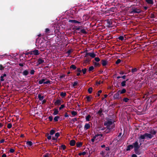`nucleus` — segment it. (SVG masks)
Instances as JSON below:
<instances>
[{"mask_svg":"<svg viewBox=\"0 0 157 157\" xmlns=\"http://www.w3.org/2000/svg\"><path fill=\"white\" fill-rule=\"evenodd\" d=\"M14 151L15 150L14 149L11 148L10 150L9 151L10 153H13L14 152Z\"/></svg>","mask_w":157,"mask_h":157,"instance_id":"nucleus-62","label":"nucleus"},{"mask_svg":"<svg viewBox=\"0 0 157 157\" xmlns=\"http://www.w3.org/2000/svg\"><path fill=\"white\" fill-rule=\"evenodd\" d=\"M50 155V154L46 153L43 155V157H49Z\"/></svg>","mask_w":157,"mask_h":157,"instance_id":"nucleus-45","label":"nucleus"},{"mask_svg":"<svg viewBox=\"0 0 157 157\" xmlns=\"http://www.w3.org/2000/svg\"><path fill=\"white\" fill-rule=\"evenodd\" d=\"M94 68L93 66H91L89 68L88 71L90 72L91 71H93Z\"/></svg>","mask_w":157,"mask_h":157,"instance_id":"nucleus-30","label":"nucleus"},{"mask_svg":"<svg viewBox=\"0 0 157 157\" xmlns=\"http://www.w3.org/2000/svg\"><path fill=\"white\" fill-rule=\"evenodd\" d=\"M105 151H102L100 152V154L102 156H104L105 155Z\"/></svg>","mask_w":157,"mask_h":157,"instance_id":"nucleus-61","label":"nucleus"},{"mask_svg":"<svg viewBox=\"0 0 157 157\" xmlns=\"http://www.w3.org/2000/svg\"><path fill=\"white\" fill-rule=\"evenodd\" d=\"M86 98L87 99V101L88 102H90L91 101L92 97H90V96H87Z\"/></svg>","mask_w":157,"mask_h":157,"instance_id":"nucleus-38","label":"nucleus"},{"mask_svg":"<svg viewBox=\"0 0 157 157\" xmlns=\"http://www.w3.org/2000/svg\"><path fill=\"white\" fill-rule=\"evenodd\" d=\"M45 32L46 33H50V29L48 28H46Z\"/></svg>","mask_w":157,"mask_h":157,"instance_id":"nucleus-53","label":"nucleus"},{"mask_svg":"<svg viewBox=\"0 0 157 157\" xmlns=\"http://www.w3.org/2000/svg\"><path fill=\"white\" fill-rule=\"evenodd\" d=\"M135 4L132 5L130 8H131L129 11V13L130 14H139L141 13L142 10L139 7H136Z\"/></svg>","mask_w":157,"mask_h":157,"instance_id":"nucleus-3","label":"nucleus"},{"mask_svg":"<svg viewBox=\"0 0 157 157\" xmlns=\"http://www.w3.org/2000/svg\"><path fill=\"white\" fill-rule=\"evenodd\" d=\"M70 23H73L75 24H80L81 22L80 21H77L75 20H69L68 21Z\"/></svg>","mask_w":157,"mask_h":157,"instance_id":"nucleus-9","label":"nucleus"},{"mask_svg":"<svg viewBox=\"0 0 157 157\" xmlns=\"http://www.w3.org/2000/svg\"><path fill=\"white\" fill-rule=\"evenodd\" d=\"M89 56L92 58H94L95 57L96 55L94 52L89 53Z\"/></svg>","mask_w":157,"mask_h":157,"instance_id":"nucleus-23","label":"nucleus"},{"mask_svg":"<svg viewBox=\"0 0 157 157\" xmlns=\"http://www.w3.org/2000/svg\"><path fill=\"white\" fill-rule=\"evenodd\" d=\"M91 118V116L90 115H88L86 118V121H90V118Z\"/></svg>","mask_w":157,"mask_h":157,"instance_id":"nucleus-28","label":"nucleus"},{"mask_svg":"<svg viewBox=\"0 0 157 157\" xmlns=\"http://www.w3.org/2000/svg\"><path fill=\"white\" fill-rule=\"evenodd\" d=\"M118 39L121 41H123L124 40V37L122 36H119Z\"/></svg>","mask_w":157,"mask_h":157,"instance_id":"nucleus-43","label":"nucleus"},{"mask_svg":"<svg viewBox=\"0 0 157 157\" xmlns=\"http://www.w3.org/2000/svg\"><path fill=\"white\" fill-rule=\"evenodd\" d=\"M137 71V69L136 68H134L131 69V72L133 73H134Z\"/></svg>","mask_w":157,"mask_h":157,"instance_id":"nucleus-29","label":"nucleus"},{"mask_svg":"<svg viewBox=\"0 0 157 157\" xmlns=\"http://www.w3.org/2000/svg\"><path fill=\"white\" fill-rule=\"evenodd\" d=\"M78 82L75 81L74 82L72 86L73 87H75V86H76L78 85Z\"/></svg>","mask_w":157,"mask_h":157,"instance_id":"nucleus-51","label":"nucleus"},{"mask_svg":"<svg viewBox=\"0 0 157 157\" xmlns=\"http://www.w3.org/2000/svg\"><path fill=\"white\" fill-rule=\"evenodd\" d=\"M61 104V101L59 99L57 100L54 103V104L55 105H59Z\"/></svg>","mask_w":157,"mask_h":157,"instance_id":"nucleus-12","label":"nucleus"},{"mask_svg":"<svg viewBox=\"0 0 157 157\" xmlns=\"http://www.w3.org/2000/svg\"><path fill=\"white\" fill-rule=\"evenodd\" d=\"M4 67L2 66V65L0 64V70H2L4 69Z\"/></svg>","mask_w":157,"mask_h":157,"instance_id":"nucleus-59","label":"nucleus"},{"mask_svg":"<svg viewBox=\"0 0 157 157\" xmlns=\"http://www.w3.org/2000/svg\"><path fill=\"white\" fill-rule=\"evenodd\" d=\"M56 131L54 129H52L50 131V134L51 135H52L55 133Z\"/></svg>","mask_w":157,"mask_h":157,"instance_id":"nucleus-32","label":"nucleus"},{"mask_svg":"<svg viewBox=\"0 0 157 157\" xmlns=\"http://www.w3.org/2000/svg\"><path fill=\"white\" fill-rule=\"evenodd\" d=\"M48 119L50 121H52L53 120V117L52 116H50L48 117Z\"/></svg>","mask_w":157,"mask_h":157,"instance_id":"nucleus-58","label":"nucleus"},{"mask_svg":"<svg viewBox=\"0 0 157 157\" xmlns=\"http://www.w3.org/2000/svg\"><path fill=\"white\" fill-rule=\"evenodd\" d=\"M121 62V60L120 59H118L116 61V64H118L119 63H120Z\"/></svg>","mask_w":157,"mask_h":157,"instance_id":"nucleus-48","label":"nucleus"},{"mask_svg":"<svg viewBox=\"0 0 157 157\" xmlns=\"http://www.w3.org/2000/svg\"><path fill=\"white\" fill-rule=\"evenodd\" d=\"M59 118V116H56L55 117L54 119V121L55 122H57L58 121V119Z\"/></svg>","mask_w":157,"mask_h":157,"instance_id":"nucleus-34","label":"nucleus"},{"mask_svg":"<svg viewBox=\"0 0 157 157\" xmlns=\"http://www.w3.org/2000/svg\"><path fill=\"white\" fill-rule=\"evenodd\" d=\"M67 94L65 92H61L60 95L62 98H63L65 97Z\"/></svg>","mask_w":157,"mask_h":157,"instance_id":"nucleus-25","label":"nucleus"},{"mask_svg":"<svg viewBox=\"0 0 157 157\" xmlns=\"http://www.w3.org/2000/svg\"><path fill=\"white\" fill-rule=\"evenodd\" d=\"M71 113L72 115L74 116H75L77 115V111H72L71 112Z\"/></svg>","mask_w":157,"mask_h":157,"instance_id":"nucleus-36","label":"nucleus"},{"mask_svg":"<svg viewBox=\"0 0 157 157\" xmlns=\"http://www.w3.org/2000/svg\"><path fill=\"white\" fill-rule=\"evenodd\" d=\"M103 82V81H99L98 82H96V84L97 85H99L101 84V83Z\"/></svg>","mask_w":157,"mask_h":157,"instance_id":"nucleus-56","label":"nucleus"},{"mask_svg":"<svg viewBox=\"0 0 157 157\" xmlns=\"http://www.w3.org/2000/svg\"><path fill=\"white\" fill-rule=\"evenodd\" d=\"M95 60L96 62H99L100 60V59L98 57H95L94 59Z\"/></svg>","mask_w":157,"mask_h":157,"instance_id":"nucleus-60","label":"nucleus"},{"mask_svg":"<svg viewBox=\"0 0 157 157\" xmlns=\"http://www.w3.org/2000/svg\"><path fill=\"white\" fill-rule=\"evenodd\" d=\"M26 144L29 146H31L32 145L33 143L31 141H28L26 142Z\"/></svg>","mask_w":157,"mask_h":157,"instance_id":"nucleus-39","label":"nucleus"},{"mask_svg":"<svg viewBox=\"0 0 157 157\" xmlns=\"http://www.w3.org/2000/svg\"><path fill=\"white\" fill-rule=\"evenodd\" d=\"M80 32L84 34H86L87 33L86 32V31L84 29H81Z\"/></svg>","mask_w":157,"mask_h":157,"instance_id":"nucleus-31","label":"nucleus"},{"mask_svg":"<svg viewBox=\"0 0 157 157\" xmlns=\"http://www.w3.org/2000/svg\"><path fill=\"white\" fill-rule=\"evenodd\" d=\"M114 121L112 119H108L104 123V125L106 126L109 130L113 129L115 127V124H113Z\"/></svg>","mask_w":157,"mask_h":157,"instance_id":"nucleus-4","label":"nucleus"},{"mask_svg":"<svg viewBox=\"0 0 157 157\" xmlns=\"http://www.w3.org/2000/svg\"><path fill=\"white\" fill-rule=\"evenodd\" d=\"M20 73H21V72H20ZM22 74L23 75L26 76L29 74V71L28 70H25L22 73Z\"/></svg>","mask_w":157,"mask_h":157,"instance_id":"nucleus-8","label":"nucleus"},{"mask_svg":"<svg viewBox=\"0 0 157 157\" xmlns=\"http://www.w3.org/2000/svg\"><path fill=\"white\" fill-rule=\"evenodd\" d=\"M54 112L53 113V115H56L59 114V111L58 110V109H54Z\"/></svg>","mask_w":157,"mask_h":157,"instance_id":"nucleus-20","label":"nucleus"},{"mask_svg":"<svg viewBox=\"0 0 157 157\" xmlns=\"http://www.w3.org/2000/svg\"><path fill=\"white\" fill-rule=\"evenodd\" d=\"M12 127V124L10 123H9L8 124H7V127L8 128H10Z\"/></svg>","mask_w":157,"mask_h":157,"instance_id":"nucleus-52","label":"nucleus"},{"mask_svg":"<svg viewBox=\"0 0 157 157\" xmlns=\"http://www.w3.org/2000/svg\"><path fill=\"white\" fill-rule=\"evenodd\" d=\"M75 72L76 74V75L79 76L80 75V73H82V71L80 68H77Z\"/></svg>","mask_w":157,"mask_h":157,"instance_id":"nucleus-5","label":"nucleus"},{"mask_svg":"<svg viewBox=\"0 0 157 157\" xmlns=\"http://www.w3.org/2000/svg\"><path fill=\"white\" fill-rule=\"evenodd\" d=\"M33 54L35 56H37L40 53L38 50L35 49L33 51Z\"/></svg>","mask_w":157,"mask_h":157,"instance_id":"nucleus-16","label":"nucleus"},{"mask_svg":"<svg viewBox=\"0 0 157 157\" xmlns=\"http://www.w3.org/2000/svg\"><path fill=\"white\" fill-rule=\"evenodd\" d=\"M141 145V143H140V144H139L138 141H136L133 143L132 145L131 144L128 145L127 147V148L126 149V151H129L131 149H132L134 147L135 152L136 154L139 155L140 154V153L138 151V150Z\"/></svg>","mask_w":157,"mask_h":157,"instance_id":"nucleus-1","label":"nucleus"},{"mask_svg":"<svg viewBox=\"0 0 157 157\" xmlns=\"http://www.w3.org/2000/svg\"><path fill=\"white\" fill-rule=\"evenodd\" d=\"M50 80H48L46 82H44V84H48V83H50Z\"/></svg>","mask_w":157,"mask_h":157,"instance_id":"nucleus-63","label":"nucleus"},{"mask_svg":"<svg viewBox=\"0 0 157 157\" xmlns=\"http://www.w3.org/2000/svg\"><path fill=\"white\" fill-rule=\"evenodd\" d=\"M107 24H108V28L112 27V21H110V20H108L107 21Z\"/></svg>","mask_w":157,"mask_h":157,"instance_id":"nucleus-14","label":"nucleus"},{"mask_svg":"<svg viewBox=\"0 0 157 157\" xmlns=\"http://www.w3.org/2000/svg\"><path fill=\"white\" fill-rule=\"evenodd\" d=\"M90 127V125L89 124L86 123L84 127V129L85 130H86L89 129Z\"/></svg>","mask_w":157,"mask_h":157,"instance_id":"nucleus-15","label":"nucleus"},{"mask_svg":"<svg viewBox=\"0 0 157 157\" xmlns=\"http://www.w3.org/2000/svg\"><path fill=\"white\" fill-rule=\"evenodd\" d=\"M72 121L74 122H75V121H77V119L76 118H74L72 119Z\"/></svg>","mask_w":157,"mask_h":157,"instance_id":"nucleus-64","label":"nucleus"},{"mask_svg":"<svg viewBox=\"0 0 157 157\" xmlns=\"http://www.w3.org/2000/svg\"><path fill=\"white\" fill-rule=\"evenodd\" d=\"M93 88L91 87L89 88L88 89V91L89 94H91L92 92Z\"/></svg>","mask_w":157,"mask_h":157,"instance_id":"nucleus-33","label":"nucleus"},{"mask_svg":"<svg viewBox=\"0 0 157 157\" xmlns=\"http://www.w3.org/2000/svg\"><path fill=\"white\" fill-rule=\"evenodd\" d=\"M118 92H120L121 94H124L126 93V91L125 89H123L121 90H119L118 91Z\"/></svg>","mask_w":157,"mask_h":157,"instance_id":"nucleus-21","label":"nucleus"},{"mask_svg":"<svg viewBox=\"0 0 157 157\" xmlns=\"http://www.w3.org/2000/svg\"><path fill=\"white\" fill-rule=\"evenodd\" d=\"M82 72L83 74H85L86 73L87 71V69L86 68H84L82 69Z\"/></svg>","mask_w":157,"mask_h":157,"instance_id":"nucleus-40","label":"nucleus"},{"mask_svg":"<svg viewBox=\"0 0 157 157\" xmlns=\"http://www.w3.org/2000/svg\"><path fill=\"white\" fill-rule=\"evenodd\" d=\"M44 62V60L41 58H39L37 60V66L42 63Z\"/></svg>","mask_w":157,"mask_h":157,"instance_id":"nucleus-7","label":"nucleus"},{"mask_svg":"<svg viewBox=\"0 0 157 157\" xmlns=\"http://www.w3.org/2000/svg\"><path fill=\"white\" fill-rule=\"evenodd\" d=\"M45 80V79L43 78L39 81L38 83L40 84H41L42 83H44V82Z\"/></svg>","mask_w":157,"mask_h":157,"instance_id":"nucleus-22","label":"nucleus"},{"mask_svg":"<svg viewBox=\"0 0 157 157\" xmlns=\"http://www.w3.org/2000/svg\"><path fill=\"white\" fill-rule=\"evenodd\" d=\"M55 137H56V138H57V139L58 138L59 136H60V134H59V132H57L55 134Z\"/></svg>","mask_w":157,"mask_h":157,"instance_id":"nucleus-49","label":"nucleus"},{"mask_svg":"<svg viewBox=\"0 0 157 157\" xmlns=\"http://www.w3.org/2000/svg\"><path fill=\"white\" fill-rule=\"evenodd\" d=\"M72 52V50H71V49H70L67 51V54H68V55H69Z\"/></svg>","mask_w":157,"mask_h":157,"instance_id":"nucleus-57","label":"nucleus"},{"mask_svg":"<svg viewBox=\"0 0 157 157\" xmlns=\"http://www.w3.org/2000/svg\"><path fill=\"white\" fill-rule=\"evenodd\" d=\"M61 149H62L63 150H65L66 148V146L64 145H62L60 147Z\"/></svg>","mask_w":157,"mask_h":157,"instance_id":"nucleus-44","label":"nucleus"},{"mask_svg":"<svg viewBox=\"0 0 157 157\" xmlns=\"http://www.w3.org/2000/svg\"><path fill=\"white\" fill-rule=\"evenodd\" d=\"M129 100V99L127 98H124L123 99V101L125 102H128V101Z\"/></svg>","mask_w":157,"mask_h":157,"instance_id":"nucleus-42","label":"nucleus"},{"mask_svg":"<svg viewBox=\"0 0 157 157\" xmlns=\"http://www.w3.org/2000/svg\"><path fill=\"white\" fill-rule=\"evenodd\" d=\"M86 154V152L85 151L83 152H82L78 154V155L79 156H81V155H85Z\"/></svg>","mask_w":157,"mask_h":157,"instance_id":"nucleus-46","label":"nucleus"},{"mask_svg":"<svg viewBox=\"0 0 157 157\" xmlns=\"http://www.w3.org/2000/svg\"><path fill=\"white\" fill-rule=\"evenodd\" d=\"M150 133H146L143 135H141L139 137V139H144L145 137L148 138L147 140H150L153 137V136L156 134L157 132L154 129H151Z\"/></svg>","mask_w":157,"mask_h":157,"instance_id":"nucleus-2","label":"nucleus"},{"mask_svg":"<svg viewBox=\"0 0 157 157\" xmlns=\"http://www.w3.org/2000/svg\"><path fill=\"white\" fill-rule=\"evenodd\" d=\"M98 136V135H95L94 136L93 138L91 139V141L94 142V141L95 139Z\"/></svg>","mask_w":157,"mask_h":157,"instance_id":"nucleus-35","label":"nucleus"},{"mask_svg":"<svg viewBox=\"0 0 157 157\" xmlns=\"http://www.w3.org/2000/svg\"><path fill=\"white\" fill-rule=\"evenodd\" d=\"M102 112V110L101 109H100L98 112V114L99 115L101 116V113Z\"/></svg>","mask_w":157,"mask_h":157,"instance_id":"nucleus-47","label":"nucleus"},{"mask_svg":"<svg viewBox=\"0 0 157 157\" xmlns=\"http://www.w3.org/2000/svg\"><path fill=\"white\" fill-rule=\"evenodd\" d=\"M102 92V91L101 90H99L97 93V96L98 97H99L100 96V93H101Z\"/></svg>","mask_w":157,"mask_h":157,"instance_id":"nucleus-54","label":"nucleus"},{"mask_svg":"<svg viewBox=\"0 0 157 157\" xmlns=\"http://www.w3.org/2000/svg\"><path fill=\"white\" fill-rule=\"evenodd\" d=\"M91 59L90 57H87L84 61V63H87L90 61Z\"/></svg>","mask_w":157,"mask_h":157,"instance_id":"nucleus-24","label":"nucleus"},{"mask_svg":"<svg viewBox=\"0 0 157 157\" xmlns=\"http://www.w3.org/2000/svg\"><path fill=\"white\" fill-rule=\"evenodd\" d=\"M35 71L33 69L31 70L30 71V74L31 75H33L34 74Z\"/></svg>","mask_w":157,"mask_h":157,"instance_id":"nucleus-50","label":"nucleus"},{"mask_svg":"<svg viewBox=\"0 0 157 157\" xmlns=\"http://www.w3.org/2000/svg\"><path fill=\"white\" fill-rule=\"evenodd\" d=\"M120 98L119 97V93L118 91L113 96V98L114 99H119Z\"/></svg>","mask_w":157,"mask_h":157,"instance_id":"nucleus-6","label":"nucleus"},{"mask_svg":"<svg viewBox=\"0 0 157 157\" xmlns=\"http://www.w3.org/2000/svg\"><path fill=\"white\" fill-rule=\"evenodd\" d=\"M94 66L95 67H99L100 66L101 64L99 63L94 62Z\"/></svg>","mask_w":157,"mask_h":157,"instance_id":"nucleus-37","label":"nucleus"},{"mask_svg":"<svg viewBox=\"0 0 157 157\" xmlns=\"http://www.w3.org/2000/svg\"><path fill=\"white\" fill-rule=\"evenodd\" d=\"M145 1L148 4L150 5L151 6L154 4L153 0H145Z\"/></svg>","mask_w":157,"mask_h":157,"instance_id":"nucleus-10","label":"nucleus"},{"mask_svg":"<svg viewBox=\"0 0 157 157\" xmlns=\"http://www.w3.org/2000/svg\"><path fill=\"white\" fill-rule=\"evenodd\" d=\"M82 142H78L76 143V146L77 147H80L82 146Z\"/></svg>","mask_w":157,"mask_h":157,"instance_id":"nucleus-17","label":"nucleus"},{"mask_svg":"<svg viewBox=\"0 0 157 157\" xmlns=\"http://www.w3.org/2000/svg\"><path fill=\"white\" fill-rule=\"evenodd\" d=\"M128 79H127L126 80L123 81L121 82V86L122 87H124L126 86V81L128 80Z\"/></svg>","mask_w":157,"mask_h":157,"instance_id":"nucleus-19","label":"nucleus"},{"mask_svg":"<svg viewBox=\"0 0 157 157\" xmlns=\"http://www.w3.org/2000/svg\"><path fill=\"white\" fill-rule=\"evenodd\" d=\"M6 73H4L1 76V79L0 81L1 82H2L4 81V78L5 77H6Z\"/></svg>","mask_w":157,"mask_h":157,"instance_id":"nucleus-18","label":"nucleus"},{"mask_svg":"<svg viewBox=\"0 0 157 157\" xmlns=\"http://www.w3.org/2000/svg\"><path fill=\"white\" fill-rule=\"evenodd\" d=\"M75 140H70L69 144L71 146H73L75 145Z\"/></svg>","mask_w":157,"mask_h":157,"instance_id":"nucleus-13","label":"nucleus"},{"mask_svg":"<svg viewBox=\"0 0 157 157\" xmlns=\"http://www.w3.org/2000/svg\"><path fill=\"white\" fill-rule=\"evenodd\" d=\"M150 17L151 18H154L155 17V15L153 13H151Z\"/></svg>","mask_w":157,"mask_h":157,"instance_id":"nucleus-41","label":"nucleus"},{"mask_svg":"<svg viewBox=\"0 0 157 157\" xmlns=\"http://www.w3.org/2000/svg\"><path fill=\"white\" fill-rule=\"evenodd\" d=\"M38 98L39 99L40 101H42L44 98V96H41L40 94L38 95Z\"/></svg>","mask_w":157,"mask_h":157,"instance_id":"nucleus-27","label":"nucleus"},{"mask_svg":"<svg viewBox=\"0 0 157 157\" xmlns=\"http://www.w3.org/2000/svg\"><path fill=\"white\" fill-rule=\"evenodd\" d=\"M70 69H72L74 70H75V69H77V68L76 66L74 64H72L70 66Z\"/></svg>","mask_w":157,"mask_h":157,"instance_id":"nucleus-26","label":"nucleus"},{"mask_svg":"<svg viewBox=\"0 0 157 157\" xmlns=\"http://www.w3.org/2000/svg\"><path fill=\"white\" fill-rule=\"evenodd\" d=\"M101 64L103 66H105L107 63V61L105 59H102L101 61Z\"/></svg>","mask_w":157,"mask_h":157,"instance_id":"nucleus-11","label":"nucleus"},{"mask_svg":"<svg viewBox=\"0 0 157 157\" xmlns=\"http://www.w3.org/2000/svg\"><path fill=\"white\" fill-rule=\"evenodd\" d=\"M65 107V106L64 105H63V104L62 105H61L60 107L59 108V109L60 110L61 109H62L63 108Z\"/></svg>","mask_w":157,"mask_h":157,"instance_id":"nucleus-55","label":"nucleus"}]
</instances>
